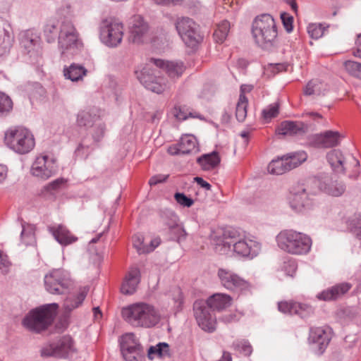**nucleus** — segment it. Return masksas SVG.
Returning <instances> with one entry per match:
<instances>
[{
  "label": "nucleus",
  "instance_id": "nucleus-12",
  "mask_svg": "<svg viewBox=\"0 0 361 361\" xmlns=\"http://www.w3.org/2000/svg\"><path fill=\"white\" fill-rule=\"evenodd\" d=\"M149 24L140 15L132 16L128 23V39L134 44H143L150 39Z\"/></svg>",
  "mask_w": 361,
  "mask_h": 361
},
{
  "label": "nucleus",
  "instance_id": "nucleus-30",
  "mask_svg": "<svg viewBox=\"0 0 361 361\" xmlns=\"http://www.w3.org/2000/svg\"><path fill=\"white\" fill-rule=\"evenodd\" d=\"M231 304V298L226 294L216 293L209 297L207 301V306L210 309L222 310Z\"/></svg>",
  "mask_w": 361,
  "mask_h": 361
},
{
  "label": "nucleus",
  "instance_id": "nucleus-35",
  "mask_svg": "<svg viewBox=\"0 0 361 361\" xmlns=\"http://www.w3.org/2000/svg\"><path fill=\"white\" fill-rule=\"evenodd\" d=\"M287 159L283 156L276 159L272 160L268 165V171L274 175H281L290 171L288 164L286 162Z\"/></svg>",
  "mask_w": 361,
  "mask_h": 361
},
{
  "label": "nucleus",
  "instance_id": "nucleus-38",
  "mask_svg": "<svg viewBox=\"0 0 361 361\" xmlns=\"http://www.w3.org/2000/svg\"><path fill=\"white\" fill-rule=\"evenodd\" d=\"M179 144L180 152H182V154H186L196 150L197 142L194 136L186 135L181 137Z\"/></svg>",
  "mask_w": 361,
  "mask_h": 361
},
{
  "label": "nucleus",
  "instance_id": "nucleus-51",
  "mask_svg": "<svg viewBox=\"0 0 361 361\" xmlns=\"http://www.w3.org/2000/svg\"><path fill=\"white\" fill-rule=\"evenodd\" d=\"M235 350L243 353L244 355L248 356L252 352V348L250 343L246 341H238L233 344Z\"/></svg>",
  "mask_w": 361,
  "mask_h": 361
},
{
  "label": "nucleus",
  "instance_id": "nucleus-37",
  "mask_svg": "<svg viewBox=\"0 0 361 361\" xmlns=\"http://www.w3.org/2000/svg\"><path fill=\"white\" fill-rule=\"evenodd\" d=\"M248 105V99L243 92L241 87V93L236 104L235 116L239 122H243L247 116V107Z\"/></svg>",
  "mask_w": 361,
  "mask_h": 361
},
{
  "label": "nucleus",
  "instance_id": "nucleus-42",
  "mask_svg": "<svg viewBox=\"0 0 361 361\" xmlns=\"http://www.w3.org/2000/svg\"><path fill=\"white\" fill-rule=\"evenodd\" d=\"M326 90V85L319 80H310L304 89L306 96L320 95Z\"/></svg>",
  "mask_w": 361,
  "mask_h": 361
},
{
  "label": "nucleus",
  "instance_id": "nucleus-64",
  "mask_svg": "<svg viewBox=\"0 0 361 361\" xmlns=\"http://www.w3.org/2000/svg\"><path fill=\"white\" fill-rule=\"evenodd\" d=\"M355 45L356 47L353 51V54L354 56L361 59V33L357 35Z\"/></svg>",
  "mask_w": 361,
  "mask_h": 361
},
{
  "label": "nucleus",
  "instance_id": "nucleus-17",
  "mask_svg": "<svg viewBox=\"0 0 361 361\" xmlns=\"http://www.w3.org/2000/svg\"><path fill=\"white\" fill-rule=\"evenodd\" d=\"M326 159L332 169L338 173H344L350 165L359 166L360 162L353 156L345 157L339 149H333L327 153Z\"/></svg>",
  "mask_w": 361,
  "mask_h": 361
},
{
  "label": "nucleus",
  "instance_id": "nucleus-10",
  "mask_svg": "<svg viewBox=\"0 0 361 361\" xmlns=\"http://www.w3.org/2000/svg\"><path fill=\"white\" fill-rule=\"evenodd\" d=\"M291 209L297 213H303L314 205L313 194L304 185H297L292 188L288 197Z\"/></svg>",
  "mask_w": 361,
  "mask_h": 361
},
{
  "label": "nucleus",
  "instance_id": "nucleus-34",
  "mask_svg": "<svg viewBox=\"0 0 361 361\" xmlns=\"http://www.w3.org/2000/svg\"><path fill=\"white\" fill-rule=\"evenodd\" d=\"M94 109L82 110L77 116V123L80 126L90 127L99 119Z\"/></svg>",
  "mask_w": 361,
  "mask_h": 361
},
{
  "label": "nucleus",
  "instance_id": "nucleus-15",
  "mask_svg": "<svg viewBox=\"0 0 361 361\" xmlns=\"http://www.w3.org/2000/svg\"><path fill=\"white\" fill-rule=\"evenodd\" d=\"M332 337V329L328 326L312 327L310 330L308 340L319 355L322 354Z\"/></svg>",
  "mask_w": 361,
  "mask_h": 361
},
{
  "label": "nucleus",
  "instance_id": "nucleus-29",
  "mask_svg": "<svg viewBox=\"0 0 361 361\" xmlns=\"http://www.w3.org/2000/svg\"><path fill=\"white\" fill-rule=\"evenodd\" d=\"M88 290L89 288L87 286L82 287L76 295L68 296L63 303L65 311L70 312L80 306L86 298Z\"/></svg>",
  "mask_w": 361,
  "mask_h": 361
},
{
  "label": "nucleus",
  "instance_id": "nucleus-16",
  "mask_svg": "<svg viewBox=\"0 0 361 361\" xmlns=\"http://www.w3.org/2000/svg\"><path fill=\"white\" fill-rule=\"evenodd\" d=\"M73 350L72 338L68 336L61 338L57 342L48 344L41 350L42 357H65Z\"/></svg>",
  "mask_w": 361,
  "mask_h": 361
},
{
  "label": "nucleus",
  "instance_id": "nucleus-48",
  "mask_svg": "<svg viewBox=\"0 0 361 361\" xmlns=\"http://www.w3.org/2000/svg\"><path fill=\"white\" fill-rule=\"evenodd\" d=\"M173 115L174 116L180 120V121H184L190 117L192 118H197L199 117L197 115L192 113L189 111L186 106H176L173 109Z\"/></svg>",
  "mask_w": 361,
  "mask_h": 361
},
{
  "label": "nucleus",
  "instance_id": "nucleus-11",
  "mask_svg": "<svg viewBox=\"0 0 361 361\" xmlns=\"http://www.w3.org/2000/svg\"><path fill=\"white\" fill-rule=\"evenodd\" d=\"M123 37V25L121 23L105 20L100 26L102 42L109 47L119 45Z\"/></svg>",
  "mask_w": 361,
  "mask_h": 361
},
{
  "label": "nucleus",
  "instance_id": "nucleus-59",
  "mask_svg": "<svg viewBox=\"0 0 361 361\" xmlns=\"http://www.w3.org/2000/svg\"><path fill=\"white\" fill-rule=\"evenodd\" d=\"M283 269L286 274L293 276L297 269V263L293 259H290L284 262Z\"/></svg>",
  "mask_w": 361,
  "mask_h": 361
},
{
  "label": "nucleus",
  "instance_id": "nucleus-55",
  "mask_svg": "<svg viewBox=\"0 0 361 361\" xmlns=\"http://www.w3.org/2000/svg\"><path fill=\"white\" fill-rule=\"evenodd\" d=\"M279 114V106L276 104L269 106L262 111L264 119L268 120L276 117Z\"/></svg>",
  "mask_w": 361,
  "mask_h": 361
},
{
  "label": "nucleus",
  "instance_id": "nucleus-25",
  "mask_svg": "<svg viewBox=\"0 0 361 361\" xmlns=\"http://www.w3.org/2000/svg\"><path fill=\"white\" fill-rule=\"evenodd\" d=\"M140 281V271L137 267H132L127 273L121 285V290L125 295H131L136 290Z\"/></svg>",
  "mask_w": 361,
  "mask_h": 361
},
{
  "label": "nucleus",
  "instance_id": "nucleus-5",
  "mask_svg": "<svg viewBox=\"0 0 361 361\" xmlns=\"http://www.w3.org/2000/svg\"><path fill=\"white\" fill-rule=\"evenodd\" d=\"M58 307V304L52 303L35 309L25 317L23 324L32 331H44L53 322Z\"/></svg>",
  "mask_w": 361,
  "mask_h": 361
},
{
  "label": "nucleus",
  "instance_id": "nucleus-47",
  "mask_svg": "<svg viewBox=\"0 0 361 361\" xmlns=\"http://www.w3.org/2000/svg\"><path fill=\"white\" fill-rule=\"evenodd\" d=\"M310 37L312 39H319L323 36L326 27L320 23H311L307 27Z\"/></svg>",
  "mask_w": 361,
  "mask_h": 361
},
{
  "label": "nucleus",
  "instance_id": "nucleus-39",
  "mask_svg": "<svg viewBox=\"0 0 361 361\" xmlns=\"http://www.w3.org/2000/svg\"><path fill=\"white\" fill-rule=\"evenodd\" d=\"M13 109L11 98L3 92H0V118L8 116Z\"/></svg>",
  "mask_w": 361,
  "mask_h": 361
},
{
  "label": "nucleus",
  "instance_id": "nucleus-18",
  "mask_svg": "<svg viewBox=\"0 0 361 361\" xmlns=\"http://www.w3.org/2000/svg\"><path fill=\"white\" fill-rule=\"evenodd\" d=\"M193 309L199 326L204 331H214L216 329V320L211 313L210 308L202 302H195Z\"/></svg>",
  "mask_w": 361,
  "mask_h": 361
},
{
  "label": "nucleus",
  "instance_id": "nucleus-61",
  "mask_svg": "<svg viewBox=\"0 0 361 361\" xmlns=\"http://www.w3.org/2000/svg\"><path fill=\"white\" fill-rule=\"evenodd\" d=\"M169 175H162V174H158L152 176L149 180V183L150 185H155L158 183H163L168 178Z\"/></svg>",
  "mask_w": 361,
  "mask_h": 361
},
{
  "label": "nucleus",
  "instance_id": "nucleus-44",
  "mask_svg": "<svg viewBox=\"0 0 361 361\" xmlns=\"http://www.w3.org/2000/svg\"><path fill=\"white\" fill-rule=\"evenodd\" d=\"M148 357L152 360L155 355L165 357L169 355V345L166 343H159L151 346L148 350Z\"/></svg>",
  "mask_w": 361,
  "mask_h": 361
},
{
  "label": "nucleus",
  "instance_id": "nucleus-24",
  "mask_svg": "<svg viewBox=\"0 0 361 361\" xmlns=\"http://www.w3.org/2000/svg\"><path fill=\"white\" fill-rule=\"evenodd\" d=\"M150 62L152 65L165 70L170 78L180 76L185 71V66L181 61H169L161 59H151Z\"/></svg>",
  "mask_w": 361,
  "mask_h": 361
},
{
  "label": "nucleus",
  "instance_id": "nucleus-45",
  "mask_svg": "<svg viewBox=\"0 0 361 361\" xmlns=\"http://www.w3.org/2000/svg\"><path fill=\"white\" fill-rule=\"evenodd\" d=\"M343 67L350 76L361 80V63L348 60L343 62Z\"/></svg>",
  "mask_w": 361,
  "mask_h": 361
},
{
  "label": "nucleus",
  "instance_id": "nucleus-26",
  "mask_svg": "<svg viewBox=\"0 0 361 361\" xmlns=\"http://www.w3.org/2000/svg\"><path fill=\"white\" fill-rule=\"evenodd\" d=\"M65 19L50 18L44 26V36L48 42H53L59 37L63 27Z\"/></svg>",
  "mask_w": 361,
  "mask_h": 361
},
{
  "label": "nucleus",
  "instance_id": "nucleus-63",
  "mask_svg": "<svg viewBox=\"0 0 361 361\" xmlns=\"http://www.w3.org/2000/svg\"><path fill=\"white\" fill-rule=\"evenodd\" d=\"M10 264L8 256L0 250V269H7Z\"/></svg>",
  "mask_w": 361,
  "mask_h": 361
},
{
  "label": "nucleus",
  "instance_id": "nucleus-54",
  "mask_svg": "<svg viewBox=\"0 0 361 361\" xmlns=\"http://www.w3.org/2000/svg\"><path fill=\"white\" fill-rule=\"evenodd\" d=\"M297 305H298V307H296L297 312H295V314L305 317L314 312V308L307 304L297 302Z\"/></svg>",
  "mask_w": 361,
  "mask_h": 361
},
{
  "label": "nucleus",
  "instance_id": "nucleus-19",
  "mask_svg": "<svg viewBox=\"0 0 361 361\" xmlns=\"http://www.w3.org/2000/svg\"><path fill=\"white\" fill-rule=\"evenodd\" d=\"M56 172L55 161L47 155L37 157L31 167V173L42 180H47Z\"/></svg>",
  "mask_w": 361,
  "mask_h": 361
},
{
  "label": "nucleus",
  "instance_id": "nucleus-53",
  "mask_svg": "<svg viewBox=\"0 0 361 361\" xmlns=\"http://www.w3.org/2000/svg\"><path fill=\"white\" fill-rule=\"evenodd\" d=\"M172 295L175 308L177 311L180 310L183 304V296L180 288L178 287L175 288L172 291Z\"/></svg>",
  "mask_w": 361,
  "mask_h": 361
},
{
  "label": "nucleus",
  "instance_id": "nucleus-36",
  "mask_svg": "<svg viewBox=\"0 0 361 361\" xmlns=\"http://www.w3.org/2000/svg\"><path fill=\"white\" fill-rule=\"evenodd\" d=\"M35 228L33 225L22 224L21 242L25 245H33L35 242Z\"/></svg>",
  "mask_w": 361,
  "mask_h": 361
},
{
  "label": "nucleus",
  "instance_id": "nucleus-2",
  "mask_svg": "<svg viewBox=\"0 0 361 361\" xmlns=\"http://www.w3.org/2000/svg\"><path fill=\"white\" fill-rule=\"evenodd\" d=\"M276 243L281 250L294 255L307 254L312 244L310 236L292 229L281 231L276 235Z\"/></svg>",
  "mask_w": 361,
  "mask_h": 361
},
{
  "label": "nucleus",
  "instance_id": "nucleus-40",
  "mask_svg": "<svg viewBox=\"0 0 361 361\" xmlns=\"http://www.w3.org/2000/svg\"><path fill=\"white\" fill-rule=\"evenodd\" d=\"M284 157L287 159L286 162L290 171L300 166L307 157V154L303 151L289 153L284 155Z\"/></svg>",
  "mask_w": 361,
  "mask_h": 361
},
{
  "label": "nucleus",
  "instance_id": "nucleus-49",
  "mask_svg": "<svg viewBox=\"0 0 361 361\" xmlns=\"http://www.w3.org/2000/svg\"><path fill=\"white\" fill-rule=\"evenodd\" d=\"M121 352L126 361H137V359L142 353V350L135 348H121Z\"/></svg>",
  "mask_w": 361,
  "mask_h": 361
},
{
  "label": "nucleus",
  "instance_id": "nucleus-13",
  "mask_svg": "<svg viewBox=\"0 0 361 361\" xmlns=\"http://www.w3.org/2000/svg\"><path fill=\"white\" fill-rule=\"evenodd\" d=\"M152 63H146L141 68L135 71L140 82L152 92L160 94L166 88V84L163 82V78L157 77L152 69Z\"/></svg>",
  "mask_w": 361,
  "mask_h": 361
},
{
  "label": "nucleus",
  "instance_id": "nucleus-22",
  "mask_svg": "<svg viewBox=\"0 0 361 361\" xmlns=\"http://www.w3.org/2000/svg\"><path fill=\"white\" fill-rule=\"evenodd\" d=\"M351 288L352 285L349 283H337L319 293L316 297L323 301L336 300L347 293Z\"/></svg>",
  "mask_w": 361,
  "mask_h": 361
},
{
  "label": "nucleus",
  "instance_id": "nucleus-56",
  "mask_svg": "<svg viewBox=\"0 0 361 361\" xmlns=\"http://www.w3.org/2000/svg\"><path fill=\"white\" fill-rule=\"evenodd\" d=\"M174 198L178 204L183 207H190L194 203V201L191 198L188 197L183 193L176 192L174 195Z\"/></svg>",
  "mask_w": 361,
  "mask_h": 361
},
{
  "label": "nucleus",
  "instance_id": "nucleus-41",
  "mask_svg": "<svg viewBox=\"0 0 361 361\" xmlns=\"http://www.w3.org/2000/svg\"><path fill=\"white\" fill-rule=\"evenodd\" d=\"M121 348H135L142 350V347L136 338L135 335L133 333H127L123 335L120 341Z\"/></svg>",
  "mask_w": 361,
  "mask_h": 361
},
{
  "label": "nucleus",
  "instance_id": "nucleus-7",
  "mask_svg": "<svg viewBox=\"0 0 361 361\" xmlns=\"http://www.w3.org/2000/svg\"><path fill=\"white\" fill-rule=\"evenodd\" d=\"M224 245L233 247V252L239 257L252 259L258 255L261 245L257 241L247 236L231 235L229 239L224 242Z\"/></svg>",
  "mask_w": 361,
  "mask_h": 361
},
{
  "label": "nucleus",
  "instance_id": "nucleus-32",
  "mask_svg": "<svg viewBox=\"0 0 361 361\" xmlns=\"http://www.w3.org/2000/svg\"><path fill=\"white\" fill-rule=\"evenodd\" d=\"M320 188L329 195L338 197L344 193L345 185L342 182L329 179L321 183Z\"/></svg>",
  "mask_w": 361,
  "mask_h": 361
},
{
  "label": "nucleus",
  "instance_id": "nucleus-46",
  "mask_svg": "<svg viewBox=\"0 0 361 361\" xmlns=\"http://www.w3.org/2000/svg\"><path fill=\"white\" fill-rule=\"evenodd\" d=\"M172 216L173 217V224L169 226L171 230V238L177 242H180L185 238L187 233L182 226L176 224L177 216L173 214Z\"/></svg>",
  "mask_w": 361,
  "mask_h": 361
},
{
  "label": "nucleus",
  "instance_id": "nucleus-23",
  "mask_svg": "<svg viewBox=\"0 0 361 361\" xmlns=\"http://www.w3.org/2000/svg\"><path fill=\"white\" fill-rule=\"evenodd\" d=\"M48 231L52 234L55 240L63 246L71 245L78 240V238L64 225L50 226L48 227Z\"/></svg>",
  "mask_w": 361,
  "mask_h": 361
},
{
  "label": "nucleus",
  "instance_id": "nucleus-4",
  "mask_svg": "<svg viewBox=\"0 0 361 361\" xmlns=\"http://www.w3.org/2000/svg\"><path fill=\"white\" fill-rule=\"evenodd\" d=\"M252 32L256 43L264 49L272 46L277 37V30L273 17L262 14L257 17L253 23Z\"/></svg>",
  "mask_w": 361,
  "mask_h": 361
},
{
  "label": "nucleus",
  "instance_id": "nucleus-50",
  "mask_svg": "<svg viewBox=\"0 0 361 361\" xmlns=\"http://www.w3.org/2000/svg\"><path fill=\"white\" fill-rule=\"evenodd\" d=\"M296 307H298V305H297L296 302L293 301H285L278 303L279 310L284 314H295L297 312Z\"/></svg>",
  "mask_w": 361,
  "mask_h": 361
},
{
  "label": "nucleus",
  "instance_id": "nucleus-8",
  "mask_svg": "<svg viewBox=\"0 0 361 361\" xmlns=\"http://www.w3.org/2000/svg\"><path fill=\"white\" fill-rule=\"evenodd\" d=\"M59 48L62 54H75L82 47L79 34L74 25L70 20H65L63 27L58 37Z\"/></svg>",
  "mask_w": 361,
  "mask_h": 361
},
{
  "label": "nucleus",
  "instance_id": "nucleus-58",
  "mask_svg": "<svg viewBox=\"0 0 361 361\" xmlns=\"http://www.w3.org/2000/svg\"><path fill=\"white\" fill-rule=\"evenodd\" d=\"M66 183V180L63 178H58L54 180V181L48 183L44 189L49 192H52L59 190L63 185Z\"/></svg>",
  "mask_w": 361,
  "mask_h": 361
},
{
  "label": "nucleus",
  "instance_id": "nucleus-1",
  "mask_svg": "<svg viewBox=\"0 0 361 361\" xmlns=\"http://www.w3.org/2000/svg\"><path fill=\"white\" fill-rule=\"evenodd\" d=\"M126 322L134 327L152 328L161 319L159 312L152 305L136 302L122 309Z\"/></svg>",
  "mask_w": 361,
  "mask_h": 361
},
{
  "label": "nucleus",
  "instance_id": "nucleus-43",
  "mask_svg": "<svg viewBox=\"0 0 361 361\" xmlns=\"http://www.w3.org/2000/svg\"><path fill=\"white\" fill-rule=\"evenodd\" d=\"M230 27V23L226 20L218 24L217 28L214 33V37L216 42L222 43L224 42L228 36Z\"/></svg>",
  "mask_w": 361,
  "mask_h": 361
},
{
  "label": "nucleus",
  "instance_id": "nucleus-6",
  "mask_svg": "<svg viewBox=\"0 0 361 361\" xmlns=\"http://www.w3.org/2000/svg\"><path fill=\"white\" fill-rule=\"evenodd\" d=\"M44 281L46 290L54 295L66 294L73 286L69 274L62 269L50 271Z\"/></svg>",
  "mask_w": 361,
  "mask_h": 361
},
{
  "label": "nucleus",
  "instance_id": "nucleus-57",
  "mask_svg": "<svg viewBox=\"0 0 361 361\" xmlns=\"http://www.w3.org/2000/svg\"><path fill=\"white\" fill-rule=\"evenodd\" d=\"M281 19L283 23V27L288 32L293 30V18L290 14L283 13L281 14Z\"/></svg>",
  "mask_w": 361,
  "mask_h": 361
},
{
  "label": "nucleus",
  "instance_id": "nucleus-3",
  "mask_svg": "<svg viewBox=\"0 0 361 361\" xmlns=\"http://www.w3.org/2000/svg\"><path fill=\"white\" fill-rule=\"evenodd\" d=\"M4 142L8 148L19 154L30 152L35 145L32 133L22 126L8 128L5 132Z\"/></svg>",
  "mask_w": 361,
  "mask_h": 361
},
{
  "label": "nucleus",
  "instance_id": "nucleus-9",
  "mask_svg": "<svg viewBox=\"0 0 361 361\" xmlns=\"http://www.w3.org/2000/svg\"><path fill=\"white\" fill-rule=\"evenodd\" d=\"M20 44L23 52L29 55L33 63H39L42 56L41 41L39 35L32 30H25L20 34Z\"/></svg>",
  "mask_w": 361,
  "mask_h": 361
},
{
  "label": "nucleus",
  "instance_id": "nucleus-20",
  "mask_svg": "<svg viewBox=\"0 0 361 361\" xmlns=\"http://www.w3.org/2000/svg\"><path fill=\"white\" fill-rule=\"evenodd\" d=\"M218 276L221 285L228 290H243L249 288L247 281L228 269H219Z\"/></svg>",
  "mask_w": 361,
  "mask_h": 361
},
{
  "label": "nucleus",
  "instance_id": "nucleus-27",
  "mask_svg": "<svg viewBox=\"0 0 361 361\" xmlns=\"http://www.w3.org/2000/svg\"><path fill=\"white\" fill-rule=\"evenodd\" d=\"M307 130V126L302 122L298 121H283L277 129L278 134L286 135H298L305 133Z\"/></svg>",
  "mask_w": 361,
  "mask_h": 361
},
{
  "label": "nucleus",
  "instance_id": "nucleus-21",
  "mask_svg": "<svg viewBox=\"0 0 361 361\" xmlns=\"http://www.w3.org/2000/svg\"><path fill=\"white\" fill-rule=\"evenodd\" d=\"M341 135L338 131L326 130L310 137V145L315 147L330 148L339 145Z\"/></svg>",
  "mask_w": 361,
  "mask_h": 361
},
{
  "label": "nucleus",
  "instance_id": "nucleus-14",
  "mask_svg": "<svg viewBox=\"0 0 361 361\" xmlns=\"http://www.w3.org/2000/svg\"><path fill=\"white\" fill-rule=\"evenodd\" d=\"M176 30L184 43L190 47H195L202 39L197 30V25L187 17L179 18L176 23Z\"/></svg>",
  "mask_w": 361,
  "mask_h": 361
},
{
  "label": "nucleus",
  "instance_id": "nucleus-31",
  "mask_svg": "<svg viewBox=\"0 0 361 361\" xmlns=\"http://www.w3.org/2000/svg\"><path fill=\"white\" fill-rule=\"evenodd\" d=\"M87 70L83 66L75 63L63 69L65 78L73 82L82 80L83 77L87 75Z\"/></svg>",
  "mask_w": 361,
  "mask_h": 361
},
{
  "label": "nucleus",
  "instance_id": "nucleus-28",
  "mask_svg": "<svg viewBox=\"0 0 361 361\" xmlns=\"http://www.w3.org/2000/svg\"><path fill=\"white\" fill-rule=\"evenodd\" d=\"M10 26L0 20V56L8 53L13 39Z\"/></svg>",
  "mask_w": 361,
  "mask_h": 361
},
{
  "label": "nucleus",
  "instance_id": "nucleus-62",
  "mask_svg": "<svg viewBox=\"0 0 361 361\" xmlns=\"http://www.w3.org/2000/svg\"><path fill=\"white\" fill-rule=\"evenodd\" d=\"M105 126L104 124H99L96 129V132L93 135V139L95 142H99L104 136Z\"/></svg>",
  "mask_w": 361,
  "mask_h": 361
},
{
  "label": "nucleus",
  "instance_id": "nucleus-52",
  "mask_svg": "<svg viewBox=\"0 0 361 361\" xmlns=\"http://www.w3.org/2000/svg\"><path fill=\"white\" fill-rule=\"evenodd\" d=\"M133 244L139 254H145L147 251L145 250L146 245L144 243V237L141 234H135L133 236Z\"/></svg>",
  "mask_w": 361,
  "mask_h": 361
},
{
  "label": "nucleus",
  "instance_id": "nucleus-60",
  "mask_svg": "<svg viewBox=\"0 0 361 361\" xmlns=\"http://www.w3.org/2000/svg\"><path fill=\"white\" fill-rule=\"evenodd\" d=\"M350 225L355 230L354 232L358 239L361 240V215L355 217L351 221Z\"/></svg>",
  "mask_w": 361,
  "mask_h": 361
},
{
  "label": "nucleus",
  "instance_id": "nucleus-33",
  "mask_svg": "<svg viewBox=\"0 0 361 361\" xmlns=\"http://www.w3.org/2000/svg\"><path fill=\"white\" fill-rule=\"evenodd\" d=\"M220 161V157L216 152L204 154L197 159V163L204 171L214 169L219 164Z\"/></svg>",
  "mask_w": 361,
  "mask_h": 361
}]
</instances>
